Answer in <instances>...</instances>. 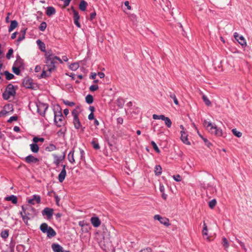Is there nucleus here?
I'll return each instance as SVG.
<instances>
[{
    "instance_id": "obj_35",
    "label": "nucleus",
    "mask_w": 252,
    "mask_h": 252,
    "mask_svg": "<svg viewBox=\"0 0 252 252\" xmlns=\"http://www.w3.org/2000/svg\"><path fill=\"white\" fill-rule=\"evenodd\" d=\"M79 66V65L78 63H73L69 65V68L72 70H76L78 68Z\"/></svg>"
},
{
    "instance_id": "obj_45",
    "label": "nucleus",
    "mask_w": 252,
    "mask_h": 252,
    "mask_svg": "<svg viewBox=\"0 0 252 252\" xmlns=\"http://www.w3.org/2000/svg\"><path fill=\"white\" fill-rule=\"evenodd\" d=\"M79 152H80V155H79V158L80 160H84V158H85V157H84V155H85V153H84V151L81 149H79Z\"/></svg>"
},
{
    "instance_id": "obj_2",
    "label": "nucleus",
    "mask_w": 252,
    "mask_h": 252,
    "mask_svg": "<svg viewBox=\"0 0 252 252\" xmlns=\"http://www.w3.org/2000/svg\"><path fill=\"white\" fill-rule=\"evenodd\" d=\"M203 126L210 133L214 134L217 136H222V130L218 128L216 125H213L211 122L204 120Z\"/></svg>"
},
{
    "instance_id": "obj_49",
    "label": "nucleus",
    "mask_w": 252,
    "mask_h": 252,
    "mask_svg": "<svg viewBox=\"0 0 252 252\" xmlns=\"http://www.w3.org/2000/svg\"><path fill=\"white\" fill-rule=\"evenodd\" d=\"M33 141L36 144V143L38 142H43L44 141V139L43 138H38L37 137H34L33 139Z\"/></svg>"
},
{
    "instance_id": "obj_29",
    "label": "nucleus",
    "mask_w": 252,
    "mask_h": 252,
    "mask_svg": "<svg viewBox=\"0 0 252 252\" xmlns=\"http://www.w3.org/2000/svg\"><path fill=\"white\" fill-rule=\"evenodd\" d=\"M202 99L207 106H211V102L210 101V100L209 99V98L207 97V96L203 94L202 95Z\"/></svg>"
},
{
    "instance_id": "obj_51",
    "label": "nucleus",
    "mask_w": 252,
    "mask_h": 252,
    "mask_svg": "<svg viewBox=\"0 0 252 252\" xmlns=\"http://www.w3.org/2000/svg\"><path fill=\"white\" fill-rule=\"evenodd\" d=\"M151 144L154 148V149L158 153H160V150L157 146L156 143L154 141L151 142Z\"/></svg>"
},
{
    "instance_id": "obj_56",
    "label": "nucleus",
    "mask_w": 252,
    "mask_h": 252,
    "mask_svg": "<svg viewBox=\"0 0 252 252\" xmlns=\"http://www.w3.org/2000/svg\"><path fill=\"white\" fill-rule=\"evenodd\" d=\"M79 112L77 109H74L72 112V115L73 117V118L78 117Z\"/></svg>"
},
{
    "instance_id": "obj_36",
    "label": "nucleus",
    "mask_w": 252,
    "mask_h": 252,
    "mask_svg": "<svg viewBox=\"0 0 252 252\" xmlns=\"http://www.w3.org/2000/svg\"><path fill=\"white\" fill-rule=\"evenodd\" d=\"M232 132L233 134L237 137H241L242 135V133L241 132L237 131L235 128L233 129L232 130Z\"/></svg>"
},
{
    "instance_id": "obj_47",
    "label": "nucleus",
    "mask_w": 252,
    "mask_h": 252,
    "mask_svg": "<svg viewBox=\"0 0 252 252\" xmlns=\"http://www.w3.org/2000/svg\"><path fill=\"white\" fill-rule=\"evenodd\" d=\"M21 215L24 222L26 224H28V220H29V218L26 216V214L25 215H23L22 212H21Z\"/></svg>"
},
{
    "instance_id": "obj_12",
    "label": "nucleus",
    "mask_w": 252,
    "mask_h": 252,
    "mask_svg": "<svg viewBox=\"0 0 252 252\" xmlns=\"http://www.w3.org/2000/svg\"><path fill=\"white\" fill-rule=\"evenodd\" d=\"M14 66L21 68H24L23 60L19 56L17 57L16 60L14 63Z\"/></svg>"
},
{
    "instance_id": "obj_60",
    "label": "nucleus",
    "mask_w": 252,
    "mask_h": 252,
    "mask_svg": "<svg viewBox=\"0 0 252 252\" xmlns=\"http://www.w3.org/2000/svg\"><path fill=\"white\" fill-rule=\"evenodd\" d=\"M25 36L24 35H20L18 37L17 41V42H19L21 41L22 40H23L24 39H25Z\"/></svg>"
},
{
    "instance_id": "obj_20",
    "label": "nucleus",
    "mask_w": 252,
    "mask_h": 252,
    "mask_svg": "<svg viewBox=\"0 0 252 252\" xmlns=\"http://www.w3.org/2000/svg\"><path fill=\"white\" fill-rule=\"evenodd\" d=\"M5 200L7 201H11L14 204L17 203V198L14 195H11L9 196L6 197L5 198Z\"/></svg>"
},
{
    "instance_id": "obj_48",
    "label": "nucleus",
    "mask_w": 252,
    "mask_h": 252,
    "mask_svg": "<svg viewBox=\"0 0 252 252\" xmlns=\"http://www.w3.org/2000/svg\"><path fill=\"white\" fill-rule=\"evenodd\" d=\"M73 14L74 20H79V19L80 16L79 15L78 12L76 10L73 9Z\"/></svg>"
},
{
    "instance_id": "obj_17",
    "label": "nucleus",
    "mask_w": 252,
    "mask_h": 252,
    "mask_svg": "<svg viewBox=\"0 0 252 252\" xmlns=\"http://www.w3.org/2000/svg\"><path fill=\"white\" fill-rule=\"evenodd\" d=\"M56 13L55 8L53 6L47 7L46 13L47 16H51L55 14Z\"/></svg>"
},
{
    "instance_id": "obj_59",
    "label": "nucleus",
    "mask_w": 252,
    "mask_h": 252,
    "mask_svg": "<svg viewBox=\"0 0 252 252\" xmlns=\"http://www.w3.org/2000/svg\"><path fill=\"white\" fill-rule=\"evenodd\" d=\"M173 179L177 182H179L181 181L182 178L179 175H174L173 176Z\"/></svg>"
},
{
    "instance_id": "obj_18",
    "label": "nucleus",
    "mask_w": 252,
    "mask_h": 252,
    "mask_svg": "<svg viewBox=\"0 0 252 252\" xmlns=\"http://www.w3.org/2000/svg\"><path fill=\"white\" fill-rule=\"evenodd\" d=\"M18 26V22L16 20H12L11 21L10 25L8 29V32H11Z\"/></svg>"
},
{
    "instance_id": "obj_63",
    "label": "nucleus",
    "mask_w": 252,
    "mask_h": 252,
    "mask_svg": "<svg viewBox=\"0 0 252 252\" xmlns=\"http://www.w3.org/2000/svg\"><path fill=\"white\" fill-rule=\"evenodd\" d=\"M164 190H165V189H164V187L163 185L162 184H160L159 185V190L161 192H164Z\"/></svg>"
},
{
    "instance_id": "obj_22",
    "label": "nucleus",
    "mask_w": 252,
    "mask_h": 252,
    "mask_svg": "<svg viewBox=\"0 0 252 252\" xmlns=\"http://www.w3.org/2000/svg\"><path fill=\"white\" fill-rule=\"evenodd\" d=\"M73 124L74 127L76 129H79L81 126V125L78 117L73 118Z\"/></svg>"
},
{
    "instance_id": "obj_37",
    "label": "nucleus",
    "mask_w": 252,
    "mask_h": 252,
    "mask_svg": "<svg viewBox=\"0 0 252 252\" xmlns=\"http://www.w3.org/2000/svg\"><path fill=\"white\" fill-rule=\"evenodd\" d=\"M222 244L223 246L225 248V249L228 248L229 245L228 242L227 240L226 239V238L225 237H223L222 238Z\"/></svg>"
},
{
    "instance_id": "obj_52",
    "label": "nucleus",
    "mask_w": 252,
    "mask_h": 252,
    "mask_svg": "<svg viewBox=\"0 0 252 252\" xmlns=\"http://www.w3.org/2000/svg\"><path fill=\"white\" fill-rule=\"evenodd\" d=\"M170 97L173 99V101H174V102L175 103V104L176 105H178L179 103H178V101L177 100V98H176V95L175 94H170Z\"/></svg>"
},
{
    "instance_id": "obj_1",
    "label": "nucleus",
    "mask_w": 252,
    "mask_h": 252,
    "mask_svg": "<svg viewBox=\"0 0 252 252\" xmlns=\"http://www.w3.org/2000/svg\"><path fill=\"white\" fill-rule=\"evenodd\" d=\"M45 59L46 70L50 73L55 69L56 64L58 63V62L61 63H63L62 60L59 57L50 52H48L45 54Z\"/></svg>"
},
{
    "instance_id": "obj_31",
    "label": "nucleus",
    "mask_w": 252,
    "mask_h": 252,
    "mask_svg": "<svg viewBox=\"0 0 252 252\" xmlns=\"http://www.w3.org/2000/svg\"><path fill=\"white\" fill-rule=\"evenodd\" d=\"M56 149V147L54 144H51L49 146L46 147L45 150L48 152H51L55 150Z\"/></svg>"
},
{
    "instance_id": "obj_58",
    "label": "nucleus",
    "mask_w": 252,
    "mask_h": 252,
    "mask_svg": "<svg viewBox=\"0 0 252 252\" xmlns=\"http://www.w3.org/2000/svg\"><path fill=\"white\" fill-rule=\"evenodd\" d=\"M63 102L65 105H68L69 106H72L75 105L74 102H71V101H69L68 100L63 101Z\"/></svg>"
},
{
    "instance_id": "obj_14",
    "label": "nucleus",
    "mask_w": 252,
    "mask_h": 252,
    "mask_svg": "<svg viewBox=\"0 0 252 252\" xmlns=\"http://www.w3.org/2000/svg\"><path fill=\"white\" fill-rule=\"evenodd\" d=\"M51 247L54 252H63V248L58 244L53 243Z\"/></svg>"
},
{
    "instance_id": "obj_19",
    "label": "nucleus",
    "mask_w": 252,
    "mask_h": 252,
    "mask_svg": "<svg viewBox=\"0 0 252 252\" xmlns=\"http://www.w3.org/2000/svg\"><path fill=\"white\" fill-rule=\"evenodd\" d=\"M46 233L48 237H54L56 235L55 231L51 227H49Z\"/></svg>"
},
{
    "instance_id": "obj_7",
    "label": "nucleus",
    "mask_w": 252,
    "mask_h": 252,
    "mask_svg": "<svg viewBox=\"0 0 252 252\" xmlns=\"http://www.w3.org/2000/svg\"><path fill=\"white\" fill-rule=\"evenodd\" d=\"M234 37L235 39L238 41L240 44L242 46H246L247 43L246 40L243 36L241 35L239 36V34L237 32H235L234 33Z\"/></svg>"
},
{
    "instance_id": "obj_27",
    "label": "nucleus",
    "mask_w": 252,
    "mask_h": 252,
    "mask_svg": "<svg viewBox=\"0 0 252 252\" xmlns=\"http://www.w3.org/2000/svg\"><path fill=\"white\" fill-rule=\"evenodd\" d=\"M162 172V168L159 165H157L155 168V173L156 175H160Z\"/></svg>"
},
{
    "instance_id": "obj_55",
    "label": "nucleus",
    "mask_w": 252,
    "mask_h": 252,
    "mask_svg": "<svg viewBox=\"0 0 252 252\" xmlns=\"http://www.w3.org/2000/svg\"><path fill=\"white\" fill-rule=\"evenodd\" d=\"M13 53V49H11V48L10 49L8 50V52L6 54V57L7 59H9L10 58V57H11V56L12 55Z\"/></svg>"
},
{
    "instance_id": "obj_28",
    "label": "nucleus",
    "mask_w": 252,
    "mask_h": 252,
    "mask_svg": "<svg viewBox=\"0 0 252 252\" xmlns=\"http://www.w3.org/2000/svg\"><path fill=\"white\" fill-rule=\"evenodd\" d=\"M10 105H11L10 104H8L7 105L4 106V109L0 111V117L5 116L8 113V112L6 111L5 109L6 107H9Z\"/></svg>"
},
{
    "instance_id": "obj_23",
    "label": "nucleus",
    "mask_w": 252,
    "mask_h": 252,
    "mask_svg": "<svg viewBox=\"0 0 252 252\" xmlns=\"http://www.w3.org/2000/svg\"><path fill=\"white\" fill-rule=\"evenodd\" d=\"M30 148L31 151L35 153H36L39 151V147L37 144L36 143H33L30 144Z\"/></svg>"
},
{
    "instance_id": "obj_10",
    "label": "nucleus",
    "mask_w": 252,
    "mask_h": 252,
    "mask_svg": "<svg viewBox=\"0 0 252 252\" xmlns=\"http://www.w3.org/2000/svg\"><path fill=\"white\" fill-rule=\"evenodd\" d=\"M25 161L28 163H35L39 161V159L31 155L25 158Z\"/></svg>"
},
{
    "instance_id": "obj_30",
    "label": "nucleus",
    "mask_w": 252,
    "mask_h": 252,
    "mask_svg": "<svg viewBox=\"0 0 252 252\" xmlns=\"http://www.w3.org/2000/svg\"><path fill=\"white\" fill-rule=\"evenodd\" d=\"M163 121H164L165 124L169 128L171 127L172 125V122L168 117H165Z\"/></svg>"
},
{
    "instance_id": "obj_43",
    "label": "nucleus",
    "mask_w": 252,
    "mask_h": 252,
    "mask_svg": "<svg viewBox=\"0 0 252 252\" xmlns=\"http://www.w3.org/2000/svg\"><path fill=\"white\" fill-rule=\"evenodd\" d=\"M164 118H165V116L163 115H158L156 114H154L153 115V118L155 120L161 119V120H163Z\"/></svg>"
},
{
    "instance_id": "obj_44",
    "label": "nucleus",
    "mask_w": 252,
    "mask_h": 252,
    "mask_svg": "<svg viewBox=\"0 0 252 252\" xmlns=\"http://www.w3.org/2000/svg\"><path fill=\"white\" fill-rule=\"evenodd\" d=\"M20 69H21V68L15 66L14 65L12 67V70H13V72L16 75L20 74Z\"/></svg>"
},
{
    "instance_id": "obj_6",
    "label": "nucleus",
    "mask_w": 252,
    "mask_h": 252,
    "mask_svg": "<svg viewBox=\"0 0 252 252\" xmlns=\"http://www.w3.org/2000/svg\"><path fill=\"white\" fill-rule=\"evenodd\" d=\"M37 111L41 115L44 116L46 111L48 108V105L45 103H40L37 105Z\"/></svg>"
},
{
    "instance_id": "obj_24",
    "label": "nucleus",
    "mask_w": 252,
    "mask_h": 252,
    "mask_svg": "<svg viewBox=\"0 0 252 252\" xmlns=\"http://www.w3.org/2000/svg\"><path fill=\"white\" fill-rule=\"evenodd\" d=\"M36 43L38 45L39 48L41 50V51H45V44L42 41H41L39 39H38L36 41Z\"/></svg>"
},
{
    "instance_id": "obj_46",
    "label": "nucleus",
    "mask_w": 252,
    "mask_h": 252,
    "mask_svg": "<svg viewBox=\"0 0 252 252\" xmlns=\"http://www.w3.org/2000/svg\"><path fill=\"white\" fill-rule=\"evenodd\" d=\"M166 8H163V10L165 11H169L171 7V4L169 1H167L166 2Z\"/></svg>"
},
{
    "instance_id": "obj_4",
    "label": "nucleus",
    "mask_w": 252,
    "mask_h": 252,
    "mask_svg": "<svg viewBox=\"0 0 252 252\" xmlns=\"http://www.w3.org/2000/svg\"><path fill=\"white\" fill-rule=\"evenodd\" d=\"M54 122L59 127L63 125V117L61 110L58 111H54Z\"/></svg>"
},
{
    "instance_id": "obj_13",
    "label": "nucleus",
    "mask_w": 252,
    "mask_h": 252,
    "mask_svg": "<svg viewBox=\"0 0 252 252\" xmlns=\"http://www.w3.org/2000/svg\"><path fill=\"white\" fill-rule=\"evenodd\" d=\"M91 222L92 225L95 227H98L101 223L100 220H99V218L97 217H94L91 218Z\"/></svg>"
},
{
    "instance_id": "obj_50",
    "label": "nucleus",
    "mask_w": 252,
    "mask_h": 252,
    "mask_svg": "<svg viewBox=\"0 0 252 252\" xmlns=\"http://www.w3.org/2000/svg\"><path fill=\"white\" fill-rule=\"evenodd\" d=\"M33 199L34 200L35 203H39L40 202V197L38 195H33L32 196Z\"/></svg>"
},
{
    "instance_id": "obj_61",
    "label": "nucleus",
    "mask_w": 252,
    "mask_h": 252,
    "mask_svg": "<svg viewBox=\"0 0 252 252\" xmlns=\"http://www.w3.org/2000/svg\"><path fill=\"white\" fill-rule=\"evenodd\" d=\"M139 252H152V250L150 248H146L141 250Z\"/></svg>"
},
{
    "instance_id": "obj_3",
    "label": "nucleus",
    "mask_w": 252,
    "mask_h": 252,
    "mask_svg": "<svg viewBox=\"0 0 252 252\" xmlns=\"http://www.w3.org/2000/svg\"><path fill=\"white\" fill-rule=\"evenodd\" d=\"M17 88V87L14 86L11 84H9L2 94L3 98L5 100H8L11 96H14L16 94Z\"/></svg>"
},
{
    "instance_id": "obj_53",
    "label": "nucleus",
    "mask_w": 252,
    "mask_h": 252,
    "mask_svg": "<svg viewBox=\"0 0 252 252\" xmlns=\"http://www.w3.org/2000/svg\"><path fill=\"white\" fill-rule=\"evenodd\" d=\"M46 70H46V66H45V67H44V70H43V71H42V73H41V77H42V78H44V77H46V76H47L49 75H50V74L51 73H50V72H49V74H47V72H46Z\"/></svg>"
},
{
    "instance_id": "obj_62",
    "label": "nucleus",
    "mask_w": 252,
    "mask_h": 252,
    "mask_svg": "<svg viewBox=\"0 0 252 252\" xmlns=\"http://www.w3.org/2000/svg\"><path fill=\"white\" fill-rule=\"evenodd\" d=\"M238 242L239 243V244L240 245V246L242 247V248L245 250V251H246L247 249L246 248H245V245L244 244V243H243L242 242L239 241V240H238Z\"/></svg>"
},
{
    "instance_id": "obj_54",
    "label": "nucleus",
    "mask_w": 252,
    "mask_h": 252,
    "mask_svg": "<svg viewBox=\"0 0 252 252\" xmlns=\"http://www.w3.org/2000/svg\"><path fill=\"white\" fill-rule=\"evenodd\" d=\"M98 89V86L96 85H93L90 87V91L91 92H94L96 91Z\"/></svg>"
},
{
    "instance_id": "obj_26",
    "label": "nucleus",
    "mask_w": 252,
    "mask_h": 252,
    "mask_svg": "<svg viewBox=\"0 0 252 252\" xmlns=\"http://www.w3.org/2000/svg\"><path fill=\"white\" fill-rule=\"evenodd\" d=\"M87 6V3L84 0L81 1L79 4V8L82 11H85Z\"/></svg>"
},
{
    "instance_id": "obj_38",
    "label": "nucleus",
    "mask_w": 252,
    "mask_h": 252,
    "mask_svg": "<svg viewBox=\"0 0 252 252\" xmlns=\"http://www.w3.org/2000/svg\"><path fill=\"white\" fill-rule=\"evenodd\" d=\"M199 135L200 136V137L203 139V140L204 141V142H205V145L209 148H210L211 147V146L212 145V144L206 139V138H204L201 135H200V134H199Z\"/></svg>"
},
{
    "instance_id": "obj_25",
    "label": "nucleus",
    "mask_w": 252,
    "mask_h": 252,
    "mask_svg": "<svg viewBox=\"0 0 252 252\" xmlns=\"http://www.w3.org/2000/svg\"><path fill=\"white\" fill-rule=\"evenodd\" d=\"M50 226H48L47 224L46 223H43L40 225V229L43 233H46Z\"/></svg>"
},
{
    "instance_id": "obj_33",
    "label": "nucleus",
    "mask_w": 252,
    "mask_h": 252,
    "mask_svg": "<svg viewBox=\"0 0 252 252\" xmlns=\"http://www.w3.org/2000/svg\"><path fill=\"white\" fill-rule=\"evenodd\" d=\"M94 98L92 95L88 94L86 96V101L89 104L93 102Z\"/></svg>"
},
{
    "instance_id": "obj_34",
    "label": "nucleus",
    "mask_w": 252,
    "mask_h": 252,
    "mask_svg": "<svg viewBox=\"0 0 252 252\" xmlns=\"http://www.w3.org/2000/svg\"><path fill=\"white\" fill-rule=\"evenodd\" d=\"M202 235L203 236H208V229L207 226L205 222L203 223V229L202 230Z\"/></svg>"
},
{
    "instance_id": "obj_11",
    "label": "nucleus",
    "mask_w": 252,
    "mask_h": 252,
    "mask_svg": "<svg viewBox=\"0 0 252 252\" xmlns=\"http://www.w3.org/2000/svg\"><path fill=\"white\" fill-rule=\"evenodd\" d=\"M23 85L25 87L28 89L33 88V84L32 80L29 78L25 79L23 81Z\"/></svg>"
},
{
    "instance_id": "obj_40",
    "label": "nucleus",
    "mask_w": 252,
    "mask_h": 252,
    "mask_svg": "<svg viewBox=\"0 0 252 252\" xmlns=\"http://www.w3.org/2000/svg\"><path fill=\"white\" fill-rule=\"evenodd\" d=\"M0 236L3 238H6L8 236V230H5L3 231H2L0 234Z\"/></svg>"
},
{
    "instance_id": "obj_41",
    "label": "nucleus",
    "mask_w": 252,
    "mask_h": 252,
    "mask_svg": "<svg viewBox=\"0 0 252 252\" xmlns=\"http://www.w3.org/2000/svg\"><path fill=\"white\" fill-rule=\"evenodd\" d=\"M92 144L93 145V148L95 150H98L100 148L98 142L94 140L92 142Z\"/></svg>"
},
{
    "instance_id": "obj_64",
    "label": "nucleus",
    "mask_w": 252,
    "mask_h": 252,
    "mask_svg": "<svg viewBox=\"0 0 252 252\" xmlns=\"http://www.w3.org/2000/svg\"><path fill=\"white\" fill-rule=\"evenodd\" d=\"M125 5L126 6L128 10H130L131 9V7L129 4V2L128 1H126L125 2Z\"/></svg>"
},
{
    "instance_id": "obj_42",
    "label": "nucleus",
    "mask_w": 252,
    "mask_h": 252,
    "mask_svg": "<svg viewBox=\"0 0 252 252\" xmlns=\"http://www.w3.org/2000/svg\"><path fill=\"white\" fill-rule=\"evenodd\" d=\"M216 203H217V201H216V199H212L211 201H210L209 202V207L211 209L214 208V207L216 206Z\"/></svg>"
},
{
    "instance_id": "obj_5",
    "label": "nucleus",
    "mask_w": 252,
    "mask_h": 252,
    "mask_svg": "<svg viewBox=\"0 0 252 252\" xmlns=\"http://www.w3.org/2000/svg\"><path fill=\"white\" fill-rule=\"evenodd\" d=\"M154 218L155 220H158L161 224L168 226L170 225L169 220L166 218H163L159 215H156Z\"/></svg>"
},
{
    "instance_id": "obj_32",
    "label": "nucleus",
    "mask_w": 252,
    "mask_h": 252,
    "mask_svg": "<svg viewBox=\"0 0 252 252\" xmlns=\"http://www.w3.org/2000/svg\"><path fill=\"white\" fill-rule=\"evenodd\" d=\"M4 74L5 75L6 79L8 80L13 79L14 77L13 74L9 73L8 71H4Z\"/></svg>"
},
{
    "instance_id": "obj_9",
    "label": "nucleus",
    "mask_w": 252,
    "mask_h": 252,
    "mask_svg": "<svg viewBox=\"0 0 252 252\" xmlns=\"http://www.w3.org/2000/svg\"><path fill=\"white\" fill-rule=\"evenodd\" d=\"M53 209L46 207L42 211V214L43 216L46 215L48 219H51L53 214Z\"/></svg>"
},
{
    "instance_id": "obj_8",
    "label": "nucleus",
    "mask_w": 252,
    "mask_h": 252,
    "mask_svg": "<svg viewBox=\"0 0 252 252\" xmlns=\"http://www.w3.org/2000/svg\"><path fill=\"white\" fill-rule=\"evenodd\" d=\"M181 140L185 144L190 145V143L188 139V135L184 130L181 131Z\"/></svg>"
},
{
    "instance_id": "obj_57",
    "label": "nucleus",
    "mask_w": 252,
    "mask_h": 252,
    "mask_svg": "<svg viewBox=\"0 0 252 252\" xmlns=\"http://www.w3.org/2000/svg\"><path fill=\"white\" fill-rule=\"evenodd\" d=\"M18 119V117L16 116H14L11 117L9 120L7 121L8 123H12L13 121H16Z\"/></svg>"
},
{
    "instance_id": "obj_16",
    "label": "nucleus",
    "mask_w": 252,
    "mask_h": 252,
    "mask_svg": "<svg viewBox=\"0 0 252 252\" xmlns=\"http://www.w3.org/2000/svg\"><path fill=\"white\" fill-rule=\"evenodd\" d=\"M66 175V172L65 169H62L61 172H60V173L59 174V176H58L59 181L60 183H62L64 181Z\"/></svg>"
},
{
    "instance_id": "obj_39",
    "label": "nucleus",
    "mask_w": 252,
    "mask_h": 252,
    "mask_svg": "<svg viewBox=\"0 0 252 252\" xmlns=\"http://www.w3.org/2000/svg\"><path fill=\"white\" fill-rule=\"evenodd\" d=\"M47 27V24L46 22H43L41 23L39 27V29L42 31L43 32L45 31Z\"/></svg>"
},
{
    "instance_id": "obj_15",
    "label": "nucleus",
    "mask_w": 252,
    "mask_h": 252,
    "mask_svg": "<svg viewBox=\"0 0 252 252\" xmlns=\"http://www.w3.org/2000/svg\"><path fill=\"white\" fill-rule=\"evenodd\" d=\"M54 158V163L57 166H58L60 162L64 159L65 156L63 155V157H58L57 155L54 154L53 155Z\"/></svg>"
},
{
    "instance_id": "obj_21",
    "label": "nucleus",
    "mask_w": 252,
    "mask_h": 252,
    "mask_svg": "<svg viewBox=\"0 0 252 252\" xmlns=\"http://www.w3.org/2000/svg\"><path fill=\"white\" fill-rule=\"evenodd\" d=\"M74 150L72 149L68 155V159L69 161L71 163H73L75 162V159L74 158Z\"/></svg>"
}]
</instances>
